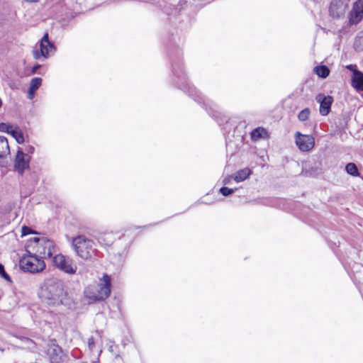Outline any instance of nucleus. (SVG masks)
<instances>
[{"label": "nucleus", "mask_w": 363, "mask_h": 363, "mask_svg": "<svg viewBox=\"0 0 363 363\" xmlns=\"http://www.w3.org/2000/svg\"><path fill=\"white\" fill-rule=\"evenodd\" d=\"M316 101L320 103V113L324 116H327L330 111L333 97L320 94L316 96Z\"/></svg>", "instance_id": "ddd939ff"}, {"label": "nucleus", "mask_w": 363, "mask_h": 363, "mask_svg": "<svg viewBox=\"0 0 363 363\" xmlns=\"http://www.w3.org/2000/svg\"><path fill=\"white\" fill-rule=\"evenodd\" d=\"M26 151L27 152V155L28 154H33L35 151V148L33 146L28 145L26 147Z\"/></svg>", "instance_id": "bb28decb"}, {"label": "nucleus", "mask_w": 363, "mask_h": 363, "mask_svg": "<svg viewBox=\"0 0 363 363\" xmlns=\"http://www.w3.org/2000/svg\"><path fill=\"white\" fill-rule=\"evenodd\" d=\"M48 354L50 363H65L68 360V356L58 345L54 342L50 345Z\"/></svg>", "instance_id": "6e6552de"}, {"label": "nucleus", "mask_w": 363, "mask_h": 363, "mask_svg": "<svg viewBox=\"0 0 363 363\" xmlns=\"http://www.w3.org/2000/svg\"><path fill=\"white\" fill-rule=\"evenodd\" d=\"M352 86L357 91H363V72L354 70L352 77Z\"/></svg>", "instance_id": "4468645a"}, {"label": "nucleus", "mask_w": 363, "mask_h": 363, "mask_svg": "<svg viewBox=\"0 0 363 363\" xmlns=\"http://www.w3.org/2000/svg\"><path fill=\"white\" fill-rule=\"evenodd\" d=\"M40 67V65H36L35 66H33V67L32 68V73L33 74H35L36 73L37 70Z\"/></svg>", "instance_id": "c756f323"}, {"label": "nucleus", "mask_w": 363, "mask_h": 363, "mask_svg": "<svg viewBox=\"0 0 363 363\" xmlns=\"http://www.w3.org/2000/svg\"><path fill=\"white\" fill-rule=\"evenodd\" d=\"M52 262L58 269L68 274H74L77 271V266L73 264L72 259L58 254L52 257Z\"/></svg>", "instance_id": "39448f33"}, {"label": "nucleus", "mask_w": 363, "mask_h": 363, "mask_svg": "<svg viewBox=\"0 0 363 363\" xmlns=\"http://www.w3.org/2000/svg\"><path fill=\"white\" fill-rule=\"evenodd\" d=\"M26 2L28 3H38L40 1V0H23Z\"/></svg>", "instance_id": "7c9ffc66"}, {"label": "nucleus", "mask_w": 363, "mask_h": 363, "mask_svg": "<svg viewBox=\"0 0 363 363\" xmlns=\"http://www.w3.org/2000/svg\"><path fill=\"white\" fill-rule=\"evenodd\" d=\"M347 68H348V69H351V68H352V65H349V66H347Z\"/></svg>", "instance_id": "72a5a7b5"}, {"label": "nucleus", "mask_w": 363, "mask_h": 363, "mask_svg": "<svg viewBox=\"0 0 363 363\" xmlns=\"http://www.w3.org/2000/svg\"><path fill=\"white\" fill-rule=\"evenodd\" d=\"M295 142L298 148L302 152H308L315 145V138L312 135H303L300 132L295 133Z\"/></svg>", "instance_id": "1a4fd4ad"}, {"label": "nucleus", "mask_w": 363, "mask_h": 363, "mask_svg": "<svg viewBox=\"0 0 363 363\" xmlns=\"http://www.w3.org/2000/svg\"><path fill=\"white\" fill-rule=\"evenodd\" d=\"M13 126L9 124H7L5 123H0V130L2 132H6V133H8L10 134L11 130H13Z\"/></svg>", "instance_id": "5701e85b"}, {"label": "nucleus", "mask_w": 363, "mask_h": 363, "mask_svg": "<svg viewBox=\"0 0 363 363\" xmlns=\"http://www.w3.org/2000/svg\"><path fill=\"white\" fill-rule=\"evenodd\" d=\"M348 7L347 0H332L329 7V12L331 16L335 18L343 16Z\"/></svg>", "instance_id": "9d476101"}, {"label": "nucleus", "mask_w": 363, "mask_h": 363, "mask_svg": "<svg viewBox=\"0 0 363 363\" xmlns=\"http://www.w3.org/2000/svg\"><path fill=\"white\" fill-rule=\"evenodd\" d=\"M20 267L25 272L38 273L45 268V263L35 255H25L20 259Z\"/></svg>", "instance_id": "20e7f679"}, {"label": "nucleus", "mask_w": 363, "mask_h": 363, "mask_svg": "<svg viewBox=\"0 0 363 363\" xmlns=\"http://www.w3.org/2000/svg\"><path fill=\"white\" fill-rule=\"evenodd\" d=\"M315 73L321 78H326L330 73L328 67L325 65L317 66L314 68Z\"/></svg>", "instance_id": "f3484780"}, {"label": "nucleus", "mask_w": 363, "mask_h": 363, "mask_svg": "<svg viewBox=\"0 0 363 363\" xmlns=\"http://www.w3.org/2000/svg\"><path fill=\"white\" fill-rule=\"evenodd\" d=\"M1 106H2V101H1V99H0V108L1 107Z\"/></svg>", "instance_id": "473e14b6"}, {"label": "nucleus", "mask_w": 363, "mask_h": 363, "mask_svg": "<svg viewBox=\"0 0 363 363\" xmlns=\"http://www.w3.org/2000/svg\"><path fill=\"white\" fill-rule=\"evenodd\" d=\"M10 134L15 138L18 144H22L24 143L23 134L21 130H19V128H15L14 129L11 130Z\"/></svg>", "instance_id": "a211bd4d"}, {"label": "nucleus", "mask_w": 363, "mask_h": 363, "mask_svg": "<svg viewBox=\"0 0 363 363\" xmlns=\"http://www.w3.org/2000/svg\"><path fill=\"white\" fill-rule=\"evenodd\" d=\"M346 172L347 174L353 176L357 177L359 176V172L357 167L354 163L350 162L345 167Z\"/></svg>", "instance_id": "6ab92c4d"}, {"label": "nucleus", "mask_w": 363, "mask_h": 363, "mask_svg": "<svg viewBox=\"0 0 363 363\" xmlns=\"http://www.w3.org/2000/svg\"><path fill=\"white\" fill-rule=\"evenodd\" d=\"M26 340L27 342H30L31 345H35V343H34V342L33 340H30L28 338H26Z\"/></svg>", "instance_id": "2f4dec72"}, {"label": "nucleus", "mask_w": 363, "mask_h": 363, "mask_svg": "<svg viewBox=\"0 0 363 363\" xmlns=\"http://www.w3.org/2000/svg\"><path fill=\"white\" fill-rule=\"evenodd\" d=\"M111 286V279L104 274L99 283L91 284L85 288L84 296L91 303L104 301L110 296Z\"/></svg>", "instance_id": "f257e3e1"}, {"label": "nucleus", "mask_w": 363, "mask_h": 363, "mask_svg": "<svg viewBox=\"0 0 363 363\" xmlns=\"http://www.w3.org/2000/svg\"><path fill=\"white\" fill-rule=\"evenodd\" d=\"M220 192L224 196H228L234 192V189L228 187H222L220 189Z\"/></svg>", "instance_id": "b1692460"}, {"label": "nucleus", "mask_w": 363, "mask_h": 363, "mask_svg": "<svg viewBox=\"0 0 363 363\" xmlns=\"http://www.w3.org/2000/svg\"><path fill=\"white\" fill-rule=\"evenodd\" d=\"M232 179H233V175H231V176H228V177H225V178L223 179V184H229V183H230V180H231Z\"/></svg>", "instance_id": "c85d7f7f"}, {"label": "nucleus", "mask_w": 363, "mask_h": 363, "mask_svg": "<svg viewBox=\"0 0 363 363\" xmlns=\"http://www.w3.org/2000/svg\"><path fill=\"white\" fill-rule=\"evenodd\" d=\"M266 131L263 128H257L252 131L251 138L254 140H257L262 137Z\"/></svg>", "instance_id": "aec40b11"}, {"label": "nucleus", "mask_w": 363, "mask_h": 363, "mask_svg": "<svg viewBox=\"0 0 363 363\" xmlns=\"http://www.w3.org/2000/svg\"><path fill=\"white\" fill-rule=\"evenodd\" d=\"M310 110L308 108H304L302 110L298 115V118L301 121H306L309 116H310Z\"/></svg>", "instance_id": "4be33fe9"}, {"label": "nucleus", "mask_w": 363, "mask_h": 363, "mask_svg": "<svg viewBox=\"0 0 363 363\" xmlns=\"http://www.w3.org/2000/svg\"><path fill=\"white\" fill-rule=\"evenodd\" d=\"M32 233V230L29 227L23 226L22 228V235H27Z\"/></svg>", "instance_id": "a878e982"}, {"label": "nucleus", "mask_w": 363, "mask_h": 363, "mask_svg": "<svg viewBox=\"0 0 363 363\" xmlns=\"http://www.w3.org/2000/svg\"><path fill=\"white\" fill-rule=\"evenodd\" d=\"M363 19V0H357L349 13L350 25H356Z\"/></svg>", "instance_id": "9b49d317"}, {"label": "nucleus", "mask_w": 363, "mask_h": 363, "mask_svg": "<svg viewBox=\"0 0 363 363\" xmlns=\"http://www.w3.org/2000/svg\"><path fill=\"white\" fill-rule=\"evenodd\" d=\"M65 294L63 284L61 281L52 278L48 279L41 287L40 296L48 305H55L61 302Z\"/></svg>", "instance_id": "f03ea898"}, {"label": "nucleus", "mask_w": 363, "mask_h": 363, "mask_svg": "<svg viewBox=\"0 0 363 363\" xmlns=\"http://www.w3.org/2000/svg\"><path fill=\"white\" fill-rule=\"evenodd\" d=\"M9 145L5 137H0V158L4 157L9 153Z\"/></svg>", "instance_id": "dca6fc26"}, {"label": "nucleus", "mask_w": 363, "mask_h": 363, "mask_svg": "<svg viewBox=\"0 0 363 363\" xmlns=\"http://www.w3.org/2000/svg\"><path fill=\"white\" fill-rule=\"evenodd\" d=\"M0 275L8 281H11L10 277L6 274L4 270V266L0 264Z\"/></svg>", "instance_id": "393cba45"}, {"label": "nucleus", "mask_w": 363, "mask_h": 363, "mask_svg": "<svg viewBox=\"0 0 363 363\" xmlns=\"http://www.w3.org/2000/svg\"><path fill=\"white\" fill-rule=\"evenodd\" d=\"M55 51V45L50 42L48 34L45 33L40 42L39 50H34L33 51V55L35 59L38 60L40 58V57L47 58L50 52L53 53Z\"/></svg>", "instance_id": "0eeeda50"}, {"label": "nucleus", "mask_w": 363, "mask_h": 363, "mask_svg": "<svg viewBox=\"0 0 363 363\" xmlns=\"http://www.w3.org/2000/svg\"><path fill=\"white\" fill-rule=\"evenodd\" d=\"M30 157L21 150L17 151L14 161V169L19 174H23L24 170L29 167Z\"/></svg>", "instance_id": "f8f14e48"}, {"label": "nucleus", "mask_w": 363, "mask_h": 363, "mask_svg": "<svg viewBox=\"0 0 363 363\" xmlns=\"http://www.w3.org/2000/svg\"><path fill=\"white\" fill-rule=\"evenodd\" d=\"M33 240L38 242L37 252L40 256V259L50 258L55 252L53 241L45 238H35Z\"/></svg>", "instance_id": "423d86ee"}, {"label": "nucleus", "mask_w": 363, "mask_h": 363, "mask_svg": "<svg viewBox=\"0 0 363 363\" xmlns=\"http://www.w3.org/2000/svg\"><path fill=\"white\" fill-rule=\"evenodd\" d=\"M251 174L252 171L249 168H244L238 171L233 177L236 182H240L247 179Z\"/></svg>", "instance_id": "2eb2a0df"}, {"label": "nucleus", "mask_w": 363, "mask_h": 363, "mask_svg": "<svg viewBox=\"0 0 363 363\" xmlns=\"http://www.w3.org/2000/svg\"><path fill=\"white\" fill-rule=\"evenodd\" d=\"M72 245L77 255L83 259H89L94 255V241L84 235H79L74 238L72 241Z\"/></svg>", "instance_id": "7ed1b4c3"}, {"label": "nucleus", "mask_w": 363, "mask_h": 363, "mask_svg": "<svg viewBox=\"0 0 363 363\" xmlns=\"http://www.w3.org/2000/svg\"><path fill=\"white\" fill-rule=\"evenodd\" d=\"M35 91H36L35 90L29 88L28 93V98L29 99H33L35 96Z\"/></svg>", "instance_id": "cd10ccee"}, {"label": "nucleus", "mask_w": 363, "mask_h": 363, "mask_svg": "<svg viewBox=\"0 0 363 363\" xmlns=\"http://www.w3.org/2000/svg\"><path fill=\"white\" fill-rule=\"evenodd\" d=\"M42 84V79L40 77H35L31 79L30 84V89L37 90Z\"/></svg>", "instance_id": "412c9836"}]
</instances>
